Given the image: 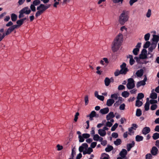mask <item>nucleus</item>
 Wrapping results in <instances>:
<instances>
[{"label":"nucleus","instance_id":"obj_60","mask_svg":"<svg viewBox=\"0 0 159 159\" xmlns=\"http://www.w3.org/2000/svg\"><path fill=\"white\" fill-rule=\"evenodd\" d=\"M111 136L113 138H116L118 137V135L117 133L114 132L112 133Z\"/></svg>","mask_w":159,"mask_h":159},{"label":"nucleus","instance_id":"obj_50","mask_svg":"<svg viewBox=\"0 0 159 159\" xmlns=\"http://www.w3.org/2000/svg\"><path fill=\"white\" fill-rule=\"evenodd\" d=\"M125 105L124 103H123L120 105L119 107V109L120 110H124L125 109Z\"/></svg>","mask_w":159,"mask_h":159},{"label":"nucleus","instance_id":"obj_19","mask_svg":"<svg viewBox=\"0 0 159 159\" xmlns=\"http://www.w3.org/2000/svg\"><path fill=\"white\" fill-rule=\"evenodd\" d=\"M152 40L153 42H154L155 43H156V44H157V42L159 41V36L156 35H153Z\"/></svg>","mask_w":159,"mask_h":159},{"label":"nucleus","instance_id":"obj_15","mask_svg":"<svg viewBox=\"0 0 159 159\" xmlns=\"http://www.w3.org/2000/svg\"><path fill=\"white\" fill-rule=\"evenodd\" d=\"M127 150L125 149H123L120 152L119 154L122 157L125 158L127 154Z\"/></svg>","mask_w":159,"mask_h":159},{"label":"nucleus","instance_id":"obj_4","mask_svg":"<svg viewBox=\"0 0 159 159\" xmlns=\"http://www.w3.org/2000/svg\"><path fill=\"white\" fill-rule=\"evenodd\" d=\"M129 89H132L135 87L134 81L133 79L130 78L128 80V83L126 85Z\"/></svg>","mask_w":159,"mask_h":159},{"label":"nucleus","instance_id":"obj_30","mask_svg":"<svg viewBox=\"0 0 159 159\" xmlns=\"http://www.w3.org/2000/svg\"><path fill=\"white\" fill-rule=\"evenodd\" d=\"M144 97L143 94L142 93H140L138 94L137 98L138 100H139L142 99Z\"/></svg>","mask_w":159,"mask_h":159},{"label":"nucleus","instance_id":"obj_21","mask_svg":"<svg viewBox=\"0 0 159 159\" xmlns=\"http://www.w3.org/2000/svg\"><path fill=\"white\" fill-rule=\"evenodd\" d=\"M90 137V135L87 133H84L82 134V138L83 139V141H79L80 143H82L84 141V139H88Z\"/></svg>","mask_w":159,"mask_h":159},{"label":"nucleus","instance_id":"obj_25","mask_svg":"<svg viewBox=\"0 0 159 159\" xmlns=\"http://www.w3.org/2000/svg\"><path fill=\"white\" fill-rule=\"evenodd\" d=\"M143 138L141 136L137 135L135 137L136 141L137 142H140L143 140Z\"/></svg>","mask_w":159,"mask_h":159},{"label":"nucleus","instance_id":"obj_27","mask_svg":"<svg viewBox=\"0 0 159 159\" xmlns=\"http://www.w3.org/2000/svg\"><path fill=\"white\" fill-rule=\"evenodd\" d=\"M11 18L12 21H16L17 18V16L15 14L12 13L11 15Z\"/></svg>","mask_w":159,"mask_h":159},{"label":"nucleus","instance_id":"obj_44","mask_svg":"<svg viewBox=\"0 0 159 159\" xmlns=\"http://www.w3.org/2000/svg\"><path fill=\"white\" fill-rule=\"evenodd\" d=\"M118 124L116 123L112 126L111 129V131H114L116 129L117 127Z\"/></svg>","mask_w":159,"mask_h":159},{"label":"nucleus","instance_id":"obj_56","mask_svg":"<svg viewBox=\"0 0 159 159\" xmlns=\"http://www.w3.org/2000/svg\"><path fill=\"white\" fill-rule=\"evenodd\" d=\"M157 106L156 104L152 105L150 107L151 109L152 110H155L157 108Z\"/></svg>","mask_w":159,"mask_h":159},{"label":"nucleus","instance_id":"obj_8","mask_svg":"<svg viewBox=\"0 0 159 159\" xmlns=\"http://www.w3.org/2000/svg\"><path fill=\"white\" fill-rule=\"evenodd\" d=\"M88 145L86 143H83L80 146L79 148V151L80 152H82L84 149L87 150L88 148Z\"/></svg>","mask_w":159,"mask_h":159},{"label":"nucleus","instance_id":"obj_2","mask_svg":"<svg viewBox=\"0 0 159 159\" xmlns=\"http://www.w3.org/2000/svg\"><path fill=\"white\" fill-rule=\"evenodd\" d=\"M129 11L123 10L119 17L118 21L121 25H124L128 20Z\"/></svg>","mask_w":159,"mask_h":159},{"label":"nucleus","instance_id":"obj_29","mask_svg":"<svg viewBox=\"0 0 159 159\" xmlns=\"http://www.w3.org/2000/svg\"><path fill=\"white\" fill-rule=\"evenodd\" d=\"M114 144L116 146L120 145L121 143V141L120 139H117L116 141L114 142Z\"/></svg>","mask_w":159,"mask_h":159},{"label":"nucleus","instance_id":"obj_47","mask_svg":"<svg viewBox=\"0 0 159 159\" xmlns=\"http://www.w3.org/2000/svg\"><path fill=\"white\" fill-rule=\"evenodd\" d=\"M138 126L137 125L135 124H133L132 125V126L129 128L131 129H134V130H135L137 128Z\"/></svg>","mask_w":159,"mask_h":159},{"label":"nucleus","instance_id":"obj_61","mask_svg":"<svg viewBox=\"0 0 159 159\" xmlns=\"http://www.w3.org/2000/svg\"><path fill=\"white\" fill-rule=\"evenodd\" d=\"M54 2V3L53 4V6L54 7L56 8L57 7V6L59 4V1H56Z\"/></svg>","mask_w":159,"mask_h":159},{"label":"nucleus","instance_id":"obj_39","mask_svg":"<svg viewBox=\"0 0 159 159\" xmlns=\"http://www.w3.org/2000/svg\"><path fill=\"white\" fill-rule=\"evenodd\" d=\"M150 36V33H148L146 34L144 36V39L146 41H148L149 39Z\"/></svg>","mask_w":159,"mask_h":159},{"label":"nucleus","instance_id":"obj_6","mask_svg":"<svg viewBox=\"0 0 159 159\" xmlns=\"http://www.w3.org/2000/svg\"><path fill=\"white\" fill-rule=\"evenodd\" d=\"M87 117H89V120L91 121L93 120V117H99V115L98 114H97L96 112L95 111H91L89 115H87Z\"/></svg>","mask_w":159,"mask_h":159},{"label":"nucleus","instance_id":"obj_12","mask_svg":"<svg viewBox=\"0 0 159 159\" xmlns=\"http://www.w3.org/2000/svg\"><path fill=\"white\" fill-rule=\"evenodd\" d=\"M115 116V115L114 114L113 112H110L106 116V119L107 120L109 121L111 119H112Z\"/></svg>","mask_w":159,"mask_h":159},{"label":"nucleus","instance_id":"obj_13","mask_svg":"<svg viewBox=\"0 0 159 159\" xmlns=\"http://www.w3.org/2000/svg\"><path fill=\"white\" fill-rule=\"evenodd\" d=\"M150 129L148 127H144L142 130V133L146 135L149 133L150 131Z\"/></svg>","mask_w":159,"mask_h":159},{"label":"nucleus","instance_id":"obj_16","mask_svg":"<svg viewBox=\"0 0 159 159\" xmlns=\"http://www.w3.org/2000/svg\"><path fill=\"white\" fill-rule=\"evenodd\" d=\"M134 145L135 142L134 141H133L131 143L127 144L126 146L127 151H130L131 148L134 147Z\"/></svg>","mask_w":159,"mask_h":159},{"label":"nucleus","instance_id":"obj_48","mask_svg":"<svg viewBox=\"0 0 159 159\" xmlns=\"http://www.w3.org/2000/svg\"><path fill=\"white\" fill-rule=\"evenodd\" d=\"M151 15V11L150 9H149L148 10V12L146 14V16L149 18L150 17Z\"/></svg>","mask_w":159,"mask_h":159},{"label":"nucleus","instance_id":"obj_33","mask_svg":"<svg viewBox=\"0 0 159 159\" xmlns=\"http://www.w3.org/2000/svg\"><path fill=\"white\" fill-rule=\"evenodd\" d=\"M129 93L126 91H125L122 93V96L125 98H127L129 95Z\"/></svg>","mask_w":159,"mask_h":159},{"label":"nucleus","instance_id":"obj_31","mask_svg":"<svg viewBox=\"0 0 159 159\" xmlns=\"http://www.w3.org/2000/svg\"><path fill=\"white\" fill-rule=\"evenodd\" d=\"M150 98L152 99H156L157 98V94L155 92L152 93L151 94Z\"/></svg>","mask_w":159,"mask_h":159},{"label":"nucleus","instance_id":"obj_40","mask_svg":"<svg viewBox=\"0 0 159 159\" xmlns=\"http://www.w3.org/2000/svg\"><path fill=\"white\" fill-rule=\"evenodd\" d=\"M139 49L138 48H135L133 51V53L135 55H137L138 54V52H139Z\"/></svg>","mask_w":159,"mask_h":159},{"label":"nucleus","instance_id":"obj_22","mask_svg":"<svg viewBox=\"0 0 159 159\" xmlns=\"http://www.w3.org/2000/svg\"><path fill=\"white\" fill-rule=\"evenodd\" d=\"M98 133L101 136H104L106 134V131H104L102 129L98 130Z\"/></svg>","mask_w":159,"mask_h":159},{"label":"nucleus","instance_id":"obj_38","mask_svg":"<svg viewBox=\"0 0 159 159\" xmlns=\"http://www.w3.org/2000/svg\"><path fill=\"white\" fill-rule=\"evenodd\" d=\"M77 134L79 135L78 138L79 139V142L80 141H83V140L82 139V135H81V133L80 131H78L77 132Z\"/></svg>","mask_w":159,"mask_h":159},{"label":"nucleus","instance_id":"obj_45","mask_svg":"<svg viewBox=\"0 0 159 159\" xmlns=\"http://www.w3.org/2000/svg\"><path fill=\"white\" fill-rule=\"evenodd\" d=\"M100 138V136L98 134L94 135L93 137V139L94 141H98Z\"/></svg>","mask_w":159,"mask_h":159},{"label":"nucleus","instance_id":"obj_55","mask_svg":"<svg viewBox=\"0 0 159 159\" xmlns=\"http://www.w3.org/2000/svg\"><path fill=\"white\" fill-rule=\"evenodd\" d=\"M30 8L31 10L33 11H36V8L35 6L33 4L31 5Z\"/></svg>","mask_w":159,"mask_h":159},{"label":"nucleus","instance_id":"obj_14","mask_svg":"<svg viewBox=\"0 0 159 159\" xmlns=\"http://www.w3.org/2000/svg\"><path fill=\"white\" fill-rule=\"evenodd\" d=\"M150 45V47L148 48V51L149 52H152L153 50L155 48L157 44L154 42H152Z\"/></svg>","mask_w":159,"mask_h":159},{"label":"nucleus","instance_id":"obj_57","mask_svg":"<svg viewBox=\"0 0 159 159\" xmlns=\"http://www.w3.org/2000/svg\"><path fill=\"white\" fill-rule=\"evenodd\" d=\"M137 1L138 0H130L129 4L130 6H132L134 3L137 2Z\"/></svg>","mask_w":159,"mask_h":159},{"label":"nucleus","instance_id":"obj_3","mask_svg":"<svg viewBox=\"0 0 159 159\" xmlns=\"http://www.w3.org/2000/svg\"><path fill=\"white\" fill-rule=\"evenodd\" d=\"M51 6V4H49L47 5H45L43 4H40V5L37 8V10H38L35 16L38 17L43 13L46 9L48 8Z\"/></svg>","mask_w":159,"mask_h":159},{"label":"nucleus","instance_id":"obj_35","mask_svg":"<svg viewBox=\"0 0 159 159\" xmlns=\"http://www.w3.org/2000/svg\"><path fill=\"white\" fill-rule=\"evenodd\" d=\"M142 115V111L140 109H137L136 115L137 116H140Z\"/></svg>","mask_w":159,"mask_h":159},{"label":"nucleus","instance_id":"obj_63","mask_svg":"<svg viewBox=\"0 0 159 159\" xmlns=\"http://www.w3.org/2000/svg\"><path fill=\"white\" fill-rule=\"evenodd\" d=\"M112 125V124L111 122L108 121L106 124V126L107 127H111Z\"/></svg>","mask_w":159,"mask_h":159},{"label":"nucleus","instance_id":"obj_17","mask_svg":"<svg viewBox=\"0 0 159 159\" xmlns=\"http://www.w3.org/2000/svg\"><path fill=\"white\" fill-rule=\"evenodd\" d=\"M109 111V109L108 107H106L101 109L100 110V112L102 114H107Z\"/></svg>","mask_w":159,"mask_h":159},{"label":"nucleus","instance_id":"obj_20","mask_svg":"<svg viewBox=\"0 0 159 159\" xmlns=\"http://www.w3.org/2000/svg\"><path fill=\"white\" fill-rule=\"evenodd\" d=\"M115 102L114 100L113 99H109L107 101V105L108 106H111Z\"/></svg>","mask_w":159,"mask_h":159},{"label":"nucleus","instance_id":"obj_32","mask_svg":"<svg viewBox=\"0 0 159 159\" xmlns=\"http://www.w3.org/2000/svg\"><path fill=\"white\" fill-rule=\"evenodd\" d=\"M152 138L154 140H156L159 138V133H154L152 136Z\"/></svg>","mask_w":159,"mask_h":159},{"label":"nucleus","instance_id":"obj_49","mask_svg":"<svg viewBox=\"0 0 159 159\" xmlns=\"http://www.w3.org/2000/svg\"><path fill=\"white\" fill-rule=\"evenodd\" d=\"M79 115V113L78 112H77L76 113L75 116V118L74 119V120L75 122H76L77 120L78 119V116Z\"/></svg>","mask_w":159,"mask_h":159},{"label":"nucleus","instance_id":"obj_7","mask_svg":"<svg viewBox=\"0 0 159 159\" xmlns=\"http://www.w3.org/2000/svg\"><path fill=\"white\" fill-rule=\"evenodd\" d=\"M147 51L145 49H143L139 55V58L140 59H145L147 58Z\"/></svg>","mask_w":159,"mask_h":159},{"label":"nucleus","instance_id":"obj_24","mask_svg":"<svg viewBox=\"0 0 159 159\" xmlns=\"http://www.w3.org/2000/svg\"><path fill=\"white\" fill-rule=\"evenodd\" d=\"M16 23L17 25H16V28H17L18 27H20L21 26L23 23V21L21 19L18 20L17 21Z\"/></svg>","mask_w":159,"mask_h":159},{"label":"nucleus","instance_id":"obj_23","mask_svg":"<svg viewBox=\"0 0 159 159\" xmlns=\"http://www.w3.org/2000/svg\"><path fill=\"white\" fill-rule=\"evenodd\" d=\"M111 81L108 78H106L104 80L105 84L106 86H108Z\"/></svg>","mask_w":159,"mask_h":159},{"label":"nucleus","instance_id":"obj_1","mask_svg":"<svg viewBox=\"0 0 159 159\" xmlns=\"http://www.w3.org/2000/svg\"><path fill=\"white\" fill-rule=\"evenodd\" d=\"M123 40V36L119 33L114 39L111 46V49L114 52H116L120 48Z\"/></svg>","mask_w":159,"mask_h":159},{"label":"nucleus","instance_id":"obj_46","mask_svg":"<svg viewBox=\"0 0 159 159\" xmlns=\"http://www.w3.org/2000/svg\"><path fill=\"white\" fill-rule=\"evenodd\" d=\"M84 101L85 105H87L89 103V98L88 96V95H86L84 97Z\"/></svg>","mask_w":159,"mask_h":159},{"label":"nucleus","instance_id":"obj_54","mask_svg":"<svg viewBox=\"0 0 159 159\" xmlns=\"http://www.w3.org/2000/svg\"><path fill=\"white\" fill-rule=\"evenodd\" d=\"M87 149L86 150L87 152V153H88V154H90L91 152H93V150L92 148L91 147H89L87 148Z\"/></svg>","mask_w":159,"mask_h":159},{"label":"nucleus","instance_id":"obj_34","mask_svg":"<svg viewBox=\"0 0 159 159\" xmlns=\"http://www.w3.org/2000/svg\"><path fill=\"white\" fill-rule=\"evenodd\" d=\"M113 147L111 145H108L107 147L106 148L105 150L106 152H109L113 149Z\"/></svg>","mask_w":159,"mask_h":159},{"label":"nucleus","instance_id":"obj_18","mask_svg":"<svg viewBox=\"0 0 159 159\" xmlns=\"http://www.w3.org/2000/svg\"><path fill=\"white\" fill-rule=\"evenodd\" d=\"M144 71L143 69H141L138 70L135 74L138 77H141L143 75Z\"/></svg>","mask_w":159,"mask_h":159},{"label":"nucleus","instance_id":"obj_64","mask_svg":"<svg viewBox=\"0 0 159 159\" xmlns=\"http://www.w3.org/2000/svg\"><path fill=\"white\" fill-rule=\"evenodd\" d=\"M57 150L58 151H60L62 150L63 149V147L62 146L60 145L59 144H57Z\"/></svg>","mask_w":159,"mask_h":159},{"label":"nucleus","instance_id":"obj_9","mask_svg":"<svg viewBox=\"0 0 159 159\" xmlns=\"http://www.w3.org/2000/svg\"><path fill=\"white\" fill-rule=\"evenodd\" d=\"M158 151V150L157 147L153 146L150 152L153 156H156L157 154Z\"/></svg>","mask_w":159,"mask_h":159},{"label":"nucleus","instance_id":"obj_28","mask_svg":"<svg viewBox=\"0 0 159 159\" xmlns=\"http://www.w3.org/2000/svg\"><path fill=\"white\" fill-rule=\"evenodd\" d=\"M143 104V102L139 100H137L136 101L135 106L138 107H141Z\"/></svg>","mask_w":159,"mask_h":159},{"label":"nucleus","instance_id":"obj_37","mask_svg":"<svg viewBox=\"0 0 159 159\" xmlns=\"http://www.w3.org/2000/svg\"><path fill=\"white\" fill-rule=\"evenodd\" d=\"M149 102H146L144 106L145 111H147L149 109Z\"/></svg>","mask_w":159,"mask_h":159},{"label":"nucleus","instance_id":"obj_58","mask_svg":"<svg viewBox=\"0 0 159 159\" xmlns=\"http://www.w3.org/2000/svg\"><path fill=\"white\" fill-rule=\"evenodd\" d=\"M125 87L122 85H120L118 87V89L119 90H123L125 89Z\"/></svg>","mask_w":159,"mask_h":159},{"label":"nucleus","instance_id":"obj_42","mask_svg":"<svg viewBox=\"0 0 159 159\" xmlns=\"http://www.w3.org/2000/svg\"><path fill=\"white\" fill-rule=\"evenodd\" d=\"M40 0H35L33 2V4L34 6H37L40 3Z\"/></svg>","mask_w":159,"mask_h":159},{"label":"nucleus","instance_id":"obj_53","mask_svg":"<svg viewBox=\"0 0 159 159\" xmlns=\"http://www.w3.org/2000/svg\"><path fill=\"white\" fill-rule=\"evenodd\" d=\"M120 74H121V72H120V70H116L114 73L115 75L116 76H117Z\"/></svg>","mask_w":159,"mask_h":159},{"label":"nucleus","instance_id":"obj_59","mask_svg":"<svg viewBox=\"0 0 159 159\" xmlns=\"http://www.w3.org/2000/svg\"><path fill=\"white\" fill-rule=\"evenodd\" d=\"M97 145V143L96 142H93L91 143V147L92 148H94Z\"/></svg>","mask_w":159,"mask_h":159},{"label":"nucleus","instance_id":"obj_11","mask_svg":"<svg viewBox=\"0 0 159 159\" xmlns=\"http://www.w3.org/2000/svg\"><path fill=\"white\" fill-rule=\"evenodd\" d=\"M16 25H12L8 28L7 31L5 33V34L6 35L9 34L13 31L15 29H16Z\"/></svg>","mask_w":159,"mask_h":159},{"label":"nucleus","instance_id":"obj_51","mask_svg":"<svg viewBox=\"0 0 159 159\" xmlns=\"http://www.w3.org/2000/svg\"><path fill=\"white\" fill-rule=\"evenodd\" d=\"M113 2L114 3H117L120 2L121 3H122L124 0H112Z\"/></svg>","mask_w":159,"mask_h":159},{"label":"nucleus","instance_id":"obj_10","mask_svg":"<svg viewBox=\"0 0 159 159\" xmlns=\"http://www.w3.org/2000/svg\"><path fill=\"white\" fill-rule=\"evenodd\" d=\"M20 11H22L24 14L25 13L27 15L29 14L31 12V10L27 7L23 8Z\"/></svg>","mask_w":159,"mask_h":159},{"label":"nucleus","instance_id":"obj_52","mask_svg":"<svg viewBox=\"0 0 159 159\" xmlns=\"http://www.w3.org/2000/svg\"><path fill=\"white\" fill-rule=\"evenodd\" d=\"M103 158L102 159H109L108 157H109V155L105 153L102 154Z\"/></svg>","mask_w":159,"mask_h":159},{"label":"nucleus","instance_id":"obj_62","mask_svg":"<svg viewBox=\"0 0 159 159\" xmlns=\"http://www.w3.org/2000/svg\"><path fill=\"white\" fill-rule=\"evenodd\" d=\"M19 13L20 14L19 16V18L20 19L24 17V13L20 11H19Z\"/></svg>","mask_w":159,"mask_h":159},{"label":"nucleus","instance_id":"obj_36","mask_svg":"<svg viewBox=\"0 0 159 159\" xmlns=\"http://www.w3.org/2000/svg\"><path fill=\"white\" fill-rule=\"evenodd\" d=\"M150 44V42L149 41H147L143 45V47L145 48H147L149 47Z\"/></svg>","mask_w":159,"mask_h":159},{"label":"nucleus","instance_id":"obj_26","mask_svg":"<svg viewBox=\"0 0 159 159\" xmlns=\"http://www.w3.org/2000/svg\"><path fill=\"white\" fill-rule=\"evenodd\" d=\"M146 84V83L144 81H140L138 82L136 86L137 88H139L141 86L144 85Z\"/></svg>","mask_w":159,"mask_h":159},{"label":"nucleus","instance_id":"obj_41","mask_svg":"<svg viewBox=\"0 0 159 159\" xmlns=\"http://www.w3.org/2000/svg\"><path fill=\"white\" fill-rule=\"evenodd\" d=\"M153 156L151 153H148L145 155L146 159H152Z\"/></svg>","mask_w":159,"mask_h":159},{"label":"nucleus","instance_id":"obj_5","mask_svg":"<svg viewBox=\"0 0 159 159\" xmlns=\"http://www.w3.org/2000/svg\"><path fill=\"white\" fill-rule=\"evenodd\" d=\"M126 64L124 62L120 65V67L121 69L120 70V72H121V74L125 75L126 74L127 72L129 70L128 68L126 67Z\"/></svg>","mask_w":159,"mask_h":159},{"label":"nucleus","instance_id":"obj_43","mask_svg":"<svg viewBox=\"0 0 159 159\" xmlns=\"http://www.w3.org/2000/svg\"><path fill=\"white\" fill-rule=\"evenodd\" d=\"M111 98H114L115 100H117L118 98L117 95L116 93H114L111 95Z\"/></svg>","mask_w":159,"mask_h":159}]
</instances>
